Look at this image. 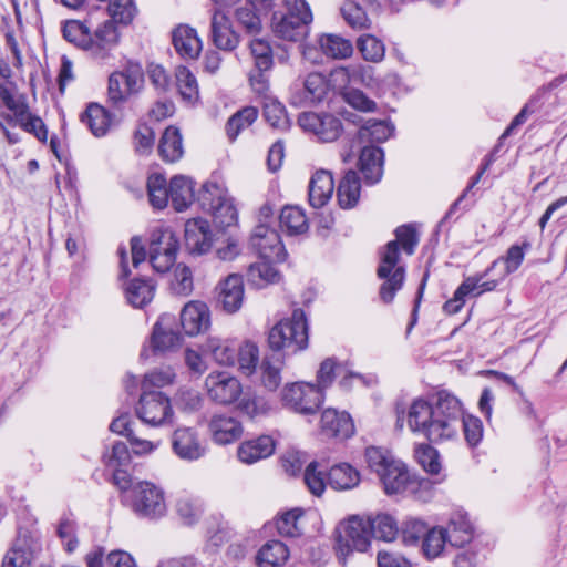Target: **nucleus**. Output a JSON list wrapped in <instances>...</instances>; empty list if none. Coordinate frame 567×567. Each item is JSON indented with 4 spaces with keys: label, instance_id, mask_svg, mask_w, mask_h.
<instances>
[{
    "label": "nucleus",
    "instance_id": "b1692460",
    "mask_svg": "<svg viewBox=\"0 0 567 567\" xmlns=\"http://www.w3.org/2000/svg\"><path fill=\"white\" fill-rule=\"evenodd\" d=\"M275 451V441L271 436L261 435L255 440L241 443L238 447V458L246 464H252L270 456Z\"/></svg>",
    "mask_w": 567,
    "mask_h": 567
},
{
    "label": "nucleus",
    "instance_id": "e433bc0d",
    "mask_svg": "<svg viewBox=\"0 0 567 567\" xmlns=\"http://www.w3.org/2000/svg\"><path fill=\"white\" fill-rule=\"evenodd\" d=\"M81 121L87 125L95 136H103L110 127V115L104 107L99 104H90L81 115Z\"/></svg>",
    "mask_w": 567,
    "mask_h": 567
},
{
    "label": "nucleus",
    "instance_id": "a18cd8bd",
    "mask_svg": "<svg viewBox=\"0 0 567 567\" xmlns=\"http://www.w3.org/2000/svg\"><path fill=\"white\" fill-rule=\"evenodd\" d=\"M258 116L256 107L246 106L236 112L226 123V134L230 141H234L241 131L248 128Z\"/></svg>",
    "mask_w": 567,
    "mask_h": 567
},
{
    "label": "nucleus",
    "instance_id": "f257e3e1",
    "mask_svg": "<svg viewBox=\"0 0 567 567\" xmlns=\"http://www.w3.org/2000/svg\"><path fill=\"white\" fill-rule=\"evenodd\" d=\"M395 239L389 241L380 252V265L377 276L383 280L379 289L380 299L384 303H391L405 281V267L400 265V248L411 256L419 244V235L411 224L399 226L395 229Z\"/></svg>",
    "mask_w": 567,
    "mask_h": 567
},
{
    "label": "nucleus",
    "instance_id": "ea45409f",
    "mask_svg": "<svg viewBox=\"0 0 567 567\" xmlns=\"http://www.w3.org/2000/svg\"><path fill=\"white\" fill-rule=\"evenodd\" d=\"M205 349L221 365H233L238 352V347L234 342L218 338L208 339Z\"/></svg>",
    "mask_w": 567,
    "mask_h": 567
},
{
    "label": "nucleus",
    "instance_id": "5fc2aeb1",
    "mask_svg": "<svg viewBox=\"0 0 567 567\" xmlns=\"http://www.w3.org/2000/svg\"><path fill=\"white\" fill-rule=\"evenodd\" d=\"M107 11L111 17L110 20L126 25L132 22L136 13V7L133 0H110Z\"/></svg>",
    "mask_w": 567,
    "mask_h": 567
},
{
    "label": "nucleus",
    "instance_id": "20e7f679",
    "mask_svg": "<svg viewBox=\"0 0 567 567\" xmlns=\"http://www.w3.org/2000/svg\"><path fill=\"white\" fill-rule=\"evenodd\" d=\"M126 502L141 518L154 520L163 517L167 512L164 492L147 481L135 483L126 494Z\"/></svg>",
    "mask_w": 567,
    "mask_h": 567
},
{
    "label": "nucleus",
    "instance_id": "4d7b16f0",
    "mask_svg": "<svg viewBox=\"0 0 567 567\" xmlns=\"http://www.w3.org/2000/svg\"><path fill=\"white\" fill-rule=\"evenodd\" d=\"M254 64L258 70H270L274 64L272 50L268 41L254 39L250 41Z\"/></svg>",
    "mask_w": 567,
    "mask_h": 567
},
{
    "label": "nucleus",
    "instance_id": "9b49d317",
    "mask_svg": "<svg viewBox=\"0 0 567 567\" xmlns=\"http://www.w3.org/2000/svg\"><path fill=\"white\" fill-rule=\"evenodd\" d=\"M298 124L303 131L313 133L326 143L338 140L343 131L342 122L328 113L303 112L298 117Z\"/></svg>",
    "mask_w": 567,
    "mask_h": 567
},
{
    "label": "nucleus",
    "instance_id": "e2e57ef3",
    "mask_svg": "<svg viewBox=\"0 0 567 567\" xmlns=\"http://www.w3.org/2000/svg\"><path fill=\"white\" fill-rule=\"evenodd\" d=\"M176 512L186 525H192L202 515V506L198 501L189 497H181L176 503Z\"/></svg>",
    "mask_w": 567,
    "mask_h": 567
},
{
    "label": "nucleus",
    "instance_id": "09e8293b",
    "mask_svg": "<svg viewBox=\"0 0 567 567\" xmlns=\"http://www.w3.org/2000/svg\"><path fill=\"white\" fill-rule=\"evenodd\" d=\"M446 543L449 540L445 528L434 527L427 529L422 539V551L429 559L436 558L443 551Z\"/></svg>",
    "mask_w": 567,
    "mask_h": 567
},
{
    "label": "nucleus",
    "instance_id": "c85d7f7f",
    "mask_svg": "<svg viewBox=\"0 0 567 567\" xmlns=\"http://www.w3.org/2000/svg\"><path fill=\"white\" fill-rule=\"evenodd\" d=\"M361 475L348 463L332 466L328 473V483L336 491H348L360 484Z\"/></svg>",
    "mask_w": 567,
    "mask_h": 567
},
{
    "label": "nucleus",
    "instance_id": "a19ab883",
    "mask_svg": "<svg viewBox=\"0 0 567 567\" xmlns=\"http://www.w3.org/2000/svg\"><path fill=\"white\" fill-rule=\"evenodd\" d=\"M364 457L369 468L378 476L399 461L392 455L390 450L375 445L365 447Z\"/></svg>",
    "mask_w": 567,
    "mask_h": 567
},
{
    "label": "nucleus",
    "instance_id": "5701e85b",
    "mask_svg": "<svg viewBox=\"0 0 567 567\" xmlns=\"http://www.w3.org/2000/svg\"><path fill=\"white\" fill-rule=\"evenodd\" d=\"M173 44L176 52L183 59H197L202 51V41L197 37L196 30L188 25H178L173 31Z\"/></svg>",
    "mask_w": 567,
    "mask_h": 567
},
{
    "label": "nucleus",
    "instance_id": "9d476101",
    "mask_svg": "<svg viewBox=\"0 0 567 567\" xmlns=\"http://www.w3.org/2000/svg\"><path fill=\"white\" fill-rule=\"evenodd\" d=\"M136 413L147 425H162L173 416L171 401L162 392L142 391Z\"/></svg>",
    "mask_w": 567,
    "mask_h": 567
},
{
    "label": "nucleus",
    "instance_id": "f704fd0d",
    "mask_svg": "<svg viewBox=\"0 0 567 567\" xmlns=\"http://www.w3.org/2000/svg\"><path fill=\"white\" fill-rule=\"evenodd\" d=\"M274 261L262 260L251 264L247 270V280L256 288H264L280 280L279 271L271 265Z\"/></svg>",
    "mask_w": 567,
    "mask_h": 567
},
{
    "label": "nucleus",
    "instance_id": "1a4fd4ad",
    "mask_svg": "<svg viewBox=\"0 0 567 567\" xmlns=\"http://www.w3.org/2000/svg\"><path fill=\"white\" fill-rule=\"evenodd\" d=\"M249 244L251 249L262 260L276 262L286 260L287 252L278 231L269 227L266 223L258 224L254 228Z\"/></svg>",
    "mask_w": 567,
    "mask_h": 567
},
{
    "label": "nucleus",
    "instance_id": "dca6fc26",
    "mask_svg": "<svg viewBox=\"0 0 567 567\" xmlns=\"http://www.w3.org/2000/svg\"><path fill=\"white\" fill-rule=\"evenodd\" d=\"M181 324L187 336H197L210 327L208 306L199 300L187 302L181 311Z\"/></svg>",
    "mask_w": 567,
    "mask_h": 567
},
{
    "label": "nucleus",
    "instance_id": "39448f33",
    "mask_svg": "<svg viewBox=\"0 0 567 567\" xmlns=\"http://www.w3.org/2000/svg\"><path fill=\"white\" fill-rule=\"evenodd\" d=\"M371 530L369 522L352 516L348 520L341 523L337 528V553L339 559L344 563L346 557L357 550L363 553L370 546Z\"/></svg>",
    "mask_w": 567,
    "mask_h": 567
},
{
    "label": "nucleus",
    "instance_id": "0eeeda50",
    "mask_svg": "<svg viewBox=\"0 0 567 567\" xmlns=\"http://www.w3.org/2000/svg\"><path fill=\"white\" fill-rule=\"evenodd\" d=\"M324 394L310 382L287 384L282 391V401L296 413L315 414L320 408Z\"/></svg>",
    "mask_w": 567,
    "mask_h": 567
},
{
    "label": "nucleus",
    "instance_id": "3c124183",
    "mask_svg": "<svg viewBox=\"0 0 567 567\" xmlns=\"http://www.w3.org/2000/svg\"><path fill=\"white\" fill-rule=\"evenodd\" d=\"M415 457L425 472L437 475L442 470L439 452L427 443H419L415 446Z\"/></svg>",
    "mask_w": 567,
    "mask_h": 567
},
{
    "label": "nucleus",
    "instance_id": "bf43d9fd",
    "mask_svg": "<svg viewBox=\"0 0 567 567\" xmlns=\"http://www.w3.org/2000/svg\"><path fill=\"white\" fill-rule=\"evenodd\" d=\"M175 379V373L172 368H161L151 371L150 373L144 375V379L141 383L142 391L144 392H153V388H163L171 383H173Z\"/></svg>",
    "mask_w": 567,
    "mask_h": 567
},
{
    "label": "nucleus",
    "instance_id": "c9c22d12",
    "mask_svg": "<svg viewBox=\"0 0 567 567\" xmlns=\"http://www.w3.org/2000/svg\"><path fill=\"white\" fill-rule=\"evenodd\" d=\"M284 358L278 353L264 358L260 371L262 385L269 391H276L281 384V370L284 368Z\"/></svg>",
    "mask_w": 567,
    "mask_h": 567
},
{
    "label": "nucleus",
    "instance_id": "8fccbe9b",
    "mask_svg": "<svg viewBox=\"0 0 567 567\" xmlns=\"http://www.w3.org/2000/svg\"><path fill=\"white\" fill-rule=\"evenodd\" d=\"M62 31L66 41L87 51L91 30L86 22L78 20L66 21Z\"/></svg>",
    "mask_w": 567,
    "mask_h": 567
},
{
    "label": "nucleus",
    "instance_id": "f8f14e48",
    "mask_svg": "<svg viewBox=\"0 0 567 567\" xmlns=\"http://www.w3.org/2000/svg\"><path fill=\"white\" fill-rule=\"evenodd\" d=\"M208 396L219 404H231L241 394L239 380L227 371L210 372L205 380Z\"/></svg>",
    "mask_w": 567,
    "mask_h": 567
},
{
    "label": "nucleus",
    "instance_id": "2eb2a0df",
    "mask_svg": "<svg viewBox=\"0 0 567 567\" xmlns=\"http://www.w3.org/2000/svg\"><path fill=\"white\" fill-rule=\"evenodd\" d=\"M113 20H105L95 31L90 32L87 52L100 60H104L110 52L118 44L120 33Z\"/></svg>",
    "mask_w": 567,
    "mask_h": 567
},
{
    "label": "nucleus",
    "instance_id": "6ab92c4d",
    "mask_svg": "<svg viewBox=\"0 0 567 567\" xmlns=\"http://www.w3.org/2000/svg\"><path fill=\"white\" fill-rule=\"evenodd\" d=\"M245 288L241 276L231 274L219 286L218 302L227 313L237 312L244 302Z\"/></svg>",
    "mask_w": 567,
    "mask_h": 567
},
{
    "label": "nucleus",
    "instance_id": "c03bdc74",
    "mask_svg": "<svg viewBox=\"0 0 567 567\" xmlns=\"http://www.w3.org/2000/svg\"><path fill=\"white\" fill-rule=\"evenodd\" d=\"M147 193L151 205L156 209H163L167 206L169 196V185L162 174H152L147 179Z\"/></svg>",
    "mask_w": 567,
    "mask_h": 567
},
{
    "label": "nucleus",
    "instance_id": "0e129e2a",
    "mask_svg": "<svg viewBox=\"0 0 567 567\" xmlns=\"http://www.w3.org/2000/svg\"><path fill=\"white\" fill-rule=\"evenodd\" d=\"M174 400L178 409L189 413L197 411L203 403L200 393L194 389L188 388L179 389Z\"/></svg>",
    "mask_w": 567,
    "mask_h": 567
},
{
    "label": "nucleus",
    "instance_id": "79ce46f5",
    "mask_svg": "<svg viewBox=\"0 0 567 567\" xmlns=\"http://www.w3.org/2000/svg\"><path fill=\"white\" fill-rule=\"evenodd\" d=\"M175 76L176 86L182 99L189 104L197 102L199 90L195 75L186 66H178Z\"/></svg>",
    "mask_w": 567,
    "mask_h": 567
},
{
    "label": "nucleus",
    "instance_id": "72a5a7b5",
    "mask_svg": "<svg viewBox=\"0 0 567 567\" xmlns=\"http://www.w3.org/2000/svg\"><path fill=\"white\" fill-rule=\"evenodd\" d=\"M279 224L282 231L290 236L305 234L309 228L303 210L297 206L284 207L279 216Z\"/></svg>",
    "mask_w": 567,
    "mask_h": 567
},
{
    "label": "nucleus",
    "instance_id": "4be33fe9",
    "mask_svg": "<svg viewBox=\"0 0 567 567\" xmlns=\"http://www.w3.org/2000/svg\"><path fill=\"white\" fill-rule=\"evenodd\" d=\"M384 154L378 146H364L359 157V167L368 184H377L383 175Z\"/></svg>",
    "mask_w": 567,
    "mask_h": 567
},
{
    "label": "nucleus",
    "instance_id": "c756f323",
    "mask_svg": "<svg viewBox=\"0 0 567 567\" xmlns=\"http://www.w3.org/2000/svg\"><path fill=\"white\" fill-rule=\"evenodd\" d=\"M360 192V177L354 171L349 169L341 178L337 188L339 205L346 209L353 208L359 202Z\"/></svg>",
    "mask_w": 567,
    "mask_h": 567
},
{
    "label": "nucleus",
    "instance_id": "69168bd1",
    "mask_svg": "<svg viewBox=\"0 0 567 567\" xmlns=\"http://www.w3.org/2000/svg\"><path fill=\"white\" fill-rule=\"evenodd\" d=\"M317 462H310L303 474V481L308 489L315 496H321L326 491V481L322 472H319Z\"/></svg>",
    "mask_w": 567,
    "mask_h": 567
},
{
    "label": "nucleus",
    "instance_id": "aec40b11",
    "mask_svg": "<svg viewBox=\"0 0 567 567\" xmlns=\"http://www.w3.org/2000/svg\"><path fill=\"white\" fill-rule=\"evenodd\" d=\"M334 189V181L330 171L318 169L309 182V204L313 208H321L330 200Z\"/></svg>",
    "mask_w": 567,
    "mask_h": 567
},
{
    "label": "nucleus",
    "instance_id": "4468645a",
    "mask_svg": "<svg viewBox=\"0 0 567 567\" xmlns=\"http://www.w3.org/2000/svg\"><path fill=\"white\" fill-rule=\"evenodd\" d=\"M396 425H434V406L423 398L414 399L409 405L395 404Z\"/></svg>",
    "mask_w": 567,
    "mask_h": 567
},
{
    "label": "nucleus",
    "instance_id": "338daca9",
    "mask_svg": "<svg viewBox=\"0 0 567 567\" xmlns=\"http://www.w3.org/2000/svg\"><path fill=\"white\" fill-rule=\"evenodd\" d=\"M427 525L417 518H408L402 525V537L406 545H415L423 539L427 532Z\"/></svg>",
    "mask_w": 567,
    "mask_h": 567
},
{
    "label": "nucleus",
    "instance_id": "58836bf2",
    "mask_svg": "<svg viewBox=\"0 0 567 567\" xmlns=\"http://www.w3.org/2000/svg\"><path fill=\"white\" fill-rule=\"evenodd\" d=\"M303 511L293 508L284 513L276 522L277 530L286 537H299L305 530Z\"/></svg>",
    "mask_w": 567,
    "mask_h": 567
},
{
    "label": "nucleus",
    "instance_id": "49530a36",
    "mask_svg": "<svg viewBox=\"0 0 567 567\" xmlns=\"http://www.w3.org/2000/svg\"><path fill=\"white\" fill-rule=\"evenodd\" d=\"M445 532L449 543L454 547L464 546L473 537L471 523L462 516L451 519Z\"/></svg>",
    "mask_w": 567,
    "mask_h": 567
},
{
    "label": "nucleus",
    "instance_id": "6e6552de",
    "mask_svg": "<svg viewBox=\"0 0 567 567\" xmlns=\"http://www.w3.org/2000/svg\"><path fill=\"white\" fill-rule=\"evenodd\" d=\"M434 425H450L461 421L462 425H481V421L464 412L458 398L447 390H439L434 394Z\"/></svg>",
    "mask_w": 567,
    "mask_h": 567
},
{
    "label": "nucleus",
    "instance_id": "393cba45",
    "mask_svg": "<svg viewBox=\"0 0 567 567\" xmlns=\"http://www.w3.org/2000/svg\"><path fill=\"white\" fill-rule=\"evenodd\" d=\"M412 475L409 473L405 464L401 461L395 462L389 470L382 473L379 478L388 495L404 494Z\"/></svg>",
    "mask_w": 567,
    "mask_h": 567
},
{
    "label": "nucleus",
    "instance_id": "a211bd4d",
    "mask_svg": "<svg viewBox=\"0 0 567 567\" xmlns=\"http://www.w3.org/2000/svg\"><path fill=\"white\" fill-rule=\"evenodd\" d=\"M175 454L186 461H196L204 456L205 447L193 427H176L172 437Z\"/></svg>",
    "mask_w": 567,
    "mask_h": 567
},
{
    "label": "nucleus",
    "instance_id": "680f3d73",
    "mask_svg": "<svg viewBox=\"0 0 567 567\" xmlns=\"http://www.w3.org/2000/svg\"><path fill=\"white\" fill-rule=\"evenodd\" d=\"M342 97L347 104L360 112L369 113L377 110V103L359 89L344 91Z\"/></svg>",
    "mask_w": 567,
    "mask_h": 567
},
{
    "label": "nucleus",
    "instance_id": "f03ea898",
    "mask_svg": "<svg viewBox=\"0 0 567 567\" xmlns=\"http://www.w3.org/2000/svg\"><path fill=\"white\" fill-rule=\"evenodd\" d=\"M308 322L302 309H295L290 318L282 319L268 333V343L275 352L295 354L308 347Z\"/></svg>",
    "mask_w": 567,
    "mask_h": 567
},
{
    "label": "nucleus",
    "instance_id": "a878e982",
    "mask_svg": "<svg viewBox=\"0 0 567 567\" xmlns=\"http://www.w3.org/2000/svg\"><path fill=\"white\" fill-rule=\"evenodd\" d=\"M158 154L167 163H175L183 157L184 145L179 128L172 125L163 132L158 144Z\"/></svg>",
    "mask_w": 567,
    "mask_h": 567
},
{
    "label": "nucleus",
    "instance_id": "423d86ee",
    "mask_svg": "<svg viewBox=\"0 0 567 567\" xmlns=\"http://www.w3.org/2000/svg\"><path fill=\"white\" fill-rule=\"evenodd\" d=\"M178 239L169 228H158L152 231L148 246V258L153 269L167 272L176 261Z\"/></svg>",
    "mask_w": 567,
    "mask_h": 567
},
{
    "label": "nucleus",
    "instance_id": "13d9d810",
    "mask_svg": "<svg viewBox=\"0 0 567 567\" xmlns=\"http://www.w3.org/2000/svg\"><path fill=\"white\" fill-rule=\"evenodd\" d=\"M227 197L226 189L216 183L207 182L202 187L198 200L203 209L209 213L218 206V202H223Z\"/></svg>",
    "mask_w": 567,
    "mask_h": 567
},
{
    "label": "nucleus",
    "instance_id": "473e14b6",
    "mask_svg": "<svg viewBox=\"0 0 567 567\" xmlns=\"http://www.w3.org/2000/svg\"><path fill=\"white\" fill-rule=\"evenodd\" d=\"M289 558L288 547L280 540L266 543L258 551L259 567H280Z\"/></svg>",
    "mask_w": 567,
    "mask_h": 567
},
{
    "label": "nucleus",
    "instance_id": "7c9ffc66",
    "mask_svg": "<svg viewBox=\"0 0 567 567\" xmlns=\"http://www.w3.org/2000/svg\"><path fill=\"white\" fill-rule=\"evenodd\" d=\"M321 52L331 59L343 60L353 53L352 42L341 35L326 33L318 40Z\"/></svg>",
    "mask_w": 567,
    "mask_h": 567
},
{
    "label": "nucleus",
    "instance_id": "4c0bfd02",
    "mask_svg": "<svg viewBox=\"0 0 567 567\" xmlns=\"http://www.w3.org/2000/svg\"><path fill=\"white\" fill-rule=\"evenodd\" d=\"M394 125L389 121L368 120L359 130L358 136L362 142L383 143L392 136Z\"/></svg>",
    "mask_w": 567,
    "mask_h": 567
},
{
    "label": "nucleus",
    "instance_id": "864d4df0",
    "mask_svg": "<svg viewBox=\"0 0 567 567\" xmlns=\"http://www.w3.org/2000/svg\"><path fill=\"white\" fill-rule=\"evenodd\" d=\"M358 49L363 59L370 62L382 61L385 53L382 41L371 34H363L358 39Z\"/></svg>",
    "mask_w": 567,
    "mask_h": 567
},
{
    "label": "nucleus",
    "instance_id": "7ed1b4c3",
    "mask_svg": "<svg viewBox=\"0 0 567 567\" xmlns=\"http://www.w3.org/2000/svg\"><path fill=\"white\" fill-rule=\"evenodd\" d=\"M286 13H274V32L281 39L298 42L308 34L312 12L305 0H284Z\"/></svg>",
    "mask_w": 567,
    "mask_h": 567
},
{
    "label": "nucleus",
    "instance_id": "603ef678",
    "mask_svg": "<svg viewBox=\"0 0 567 567\" xmlns=\"http://www.w3.org/2000/svg\"><path fill=\"white\" fill-rule=\"evenodd\" d=\"M436 483L437 482L429 478L412 475L404 495L412 496L416 501L426 503L434 497V486Z\"/></svg>",
    "mask_w": 567,
    "mask_h": 567
},
{
    "label": "nucleus",
    "instance_id": "de8ad7c7",
    "mask_svg": "<svg viewBox=\"0 0 567 567\" xmlns=\"http://www.w3.org/2000/svg\"><path fill=\"white\" fill-rule=\"evenodd\" d=\"M371 536L384 542H392L398 534V526L394 518L388 514H378L372 519H368Z\"/></svg>",
    "mask_w": 567,
    "mask_h": 567
},
{
    "label": "nucleus",
    "instance_id": "37998d69",
    "mask_svg": "<svg viewBox=\"0 0 567 567\" xmlns=\"http://www.w3.org/2000/svg\"><path fill=\"white\" fill-rule=\"evenodd\" d=\"M264 116L274 128L286 131L290 126L285 106L272 96H264Z\"/></svg>",
    "mask_w": 567,
    "mask_h": 567
},
{
    "label": "nucleus",
    "instance_id": "ddd939ff",
    "mask_svg": "<svg viewBox=\"0 0 567 567\" xmlns=\"http://www.w3.org/2000/svg\"><path fill=\"white\" fill-rule=\"evenodd\" d=\"M328 92L326 78L318 72L308 74L302 81H296L291 87L290 101L295 105L321 102Z\"/></svg>",
    "mask_w": 567,
    "mask_h": 567
},
{
    "label": "nucleus",
    "instance_id": "f3484780",
    "mask_svg": "<svg viewBox=\"0 0 567 567\" xmlns=\"http://www.w3.org/2000/svg\"><path fill=\"white\" fill-rule=\"evenodd\" d=\"M185 244L190 254L207 252L213 244L209 223L203 218H193L185 224Z\"/></svg>",
    "mask_w": 567,
    "mask_h": 567
},
{
    "label": "nucleus",
    "instance_id": "774afa93",
    "mask_svg": "<svg viewBox=\"0 0 567 567\" xmlns=\"http://www.w3.org/2000/svg\"><path fill=\"white\" fill-rule=\"evenodd\" d=\"M171 286L176 295L188 296L194 288L190 269L186 266L177 265Z\"/></svg>",
    "mask_w": 567,
    "mask_h": 567
},
{
    "label": "nucleus",
    "instance_id": "052dcab7",
    "mask_svg": "<svg viewBox=\"0 0 567 567\" xmlns=\"http://www.w3.org/2000/svg\"><path fill=\"white\" fill-rule=\"evenodd\" d=\"M218 206L209 212L214 218V223L220 228H227L237 221V210L227 197L223 202H218Z\"/></svg>",
    "mask_w": 567,
    "mask_h": 567
},
{
    "label": "nucleus",
    "instance_id": "2f4dec72",
    "mask_svg": "<svg viewBox=\"0 0 567 567\" xmlns=\"http://www.w3.org/2000/svg\"><path fill=\"white\" fill-rule=\"evenodd\" d=\"M182 341L183 338L178 332L163 327V319L154 326L151 347L155 353L173 351L181 347Z\"/></svg>",
    "mask_w": 567,
    "mask_h": 567
},
{
    "label": "nucleus",
    "instance_id": "bb28decb",
    "mask_svg": "<svg viewBox=\"0 0 567 567\" xmlns=\"http://www.w3.org/2000/svg\"><path fill=\"white\" fill-rule=\"evenodd\" d=\"M194 182L184 175L174 176L169 182V196L175 210L183 212L194 200Z\"/></svg>",
    "mask_w": 567,
    "mask_h": 567
},
{
    "label": "nucleus",
    "instance_id": "412c9836",
    "mask_svg": "<svg viewBox=\"0 0 567 567\" xmlns=\"http://www.w3.org/2000/svg\"><path fill=\"white\" fill-rule=\"evenodd\" d=\"M213 43L224 51H233L239 44V35L234 31L229 19L221 12L216 11L210 24Z\"/></svg>",
    "mask_w": 567,
    "mask_h": 567
},
{
    "label": "nucleus",
    "instance_id": "6e6d98bb",
    "mask_svg": "<svg viewBox=\"0 0 567 567\" xmlns=\"http://www.w3.org/2000/svg\"><path fill=\"white\" fill-rule=\"evenodd\" d=\"M477 280L464 279L463 282L457 287L452 299L447 300L443 305V310L447 315L457 313L465 303V297L474 293L476 290Z\"/></svg>",
    "mask_w": 567,
    "mask_h": 567
},
{
    "label": "nucleus",
    "instance_id": "cd10ccee",
    "mask_svg": "<svg viewBox=\"0 0 567 567\" xmlns=\"http://www.w3.org/2000/svg\"><path fill=\"white\" fill-rule=\"evenodd\" d=\"M127 302L134 308H143L148 305L155 293V284L150 279L135 278L124 288Z\"/></svg>",
    "mask_w": 567,
    "mask_h": 567
}]
</instances>
